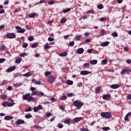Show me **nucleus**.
<instances>
[{"instance_id":"obj_1","label":"nucleus","mask_w":131,"mask_h":131,"mask_svg":"<svg viewBox=\"0 0 131 131\" xmlns=\"http://www.w3.org/2000/svg\"><path fill=\"white\" fill-rule=\"evenodd\" d=\"M23 100L28 101V102H31L32 101H35V99L31 96H30V93H28L23 95Z\"/></svg>"},{"instance_id":"obj_2","label":"nucleus","mask_w":131,"mask_h":131,"mask_svg":"<svg viewBox=\"0 0 131 131\" xmlns=\"http://www.w3.org/2000/svg\"><path fill=\"white\" fill-rule=\"evenodd\" d=\"M73 105L77 107L78 109H80L83 106V102H80L78 100H76L73 102Z\"/></svg>"},{"instance_id":"obj_3","label":"nucleus","mask_w":131,"mask_h":131,"mask_svg":"<svg viewBox=\"0 0 131 131\" xmlns=\"http://www.w3.org/2000/svg\"><path fill=\"white\" fill-rule=\"evenodd\" d=\"M100 116L102 117V118L109 119V118H111V113L110 112H102L100 114Z\"/></svg>"},{"instance_id":"obj_4","label":"nucleus","mask_w":131,"mask_h":131,"mask_svg":"<svg viewBox=\"0 0 131 131\" xmlns=\"http://www.w3.org/2000/svg\"><path fill=\"white\" fill-rule=\"evenodd\" d=\"M6 37L7 38L12 39L16 37V34H15L14 33H8L6 34Z\"/></svg>"},{"instance_id":"obj_5","label":"nucleus","mask_w":131,"mask_h":131,"mask_svg":"<svg viewBox=\"0 0 131 131\" xmlns=\"http://www.w3.org/2000/svg\"><path fill=\"white\" fill-rule=\"evenodd\" d=\"M55 80H56V78H55V76L52 75L49 76L48 81L49 82V83H54Z\"/></svg>"},{"instance_id":"obj_6","label":"nucleus","mask_w":131,"mask_h":131,"mask_svg":"<svg viewBox=\"0 0 131 131\" xmlns=\"http://www.w3.org/2000/svg\"><path fill=\"white\" fill-rule=\"evenodd\" d=\"M15 29L17 30V33H24L25 31V29H22V28L19 26H16Z\"/></svg>"},{"instance_id":"obj_7","label":"nucleus","mask_w":131,"mask_h":131,"mask_svg":"<svg viewBox=\"0 0 131 131\" xmlns=\"http://www.w3.org/2000/svg\"><path fill=\"white\" fill-rule=\"evenodd\" d=\"M42 109V106L41 105H38V106L34 107V112H37L38 110H41Z\"/></svg>"},{"instance_id":"obj_8","label":"nucleus","mask_w":131,"mask_h":131,"mask_svg":"<svg viewBox=\"0 0 131 131\" xmlns=\"http://www.w3.org/2000/svg\"><path fill=\"white\" fill-rule=\"evenodd\" d=\"M82 119H83V118L82 117H77V118H75L74 119V122L75 123H77V122H78L79 121H81V120H82Z\"/></svg>"},{"instance_id":"obj_9","label":"nucleus","mask_w":131,"mask_h":131,"mask_svg":"<svg viewBox=\"0 0 131 131\" xmlns=\"http://www.w3.org/2000/svg\"><path fill=\"white\" fill-rule=\"evenodd\" d=\"M16 69V67L13 66L12 67L9 68L7 70L6 72H12V71H14Z\"/></svg>"},{"instance_id":"obj_10","label":"nucleus","mask_w":131,"mask_h":131,"mask_svg":"<svg viewBox=\"0 0 131 131\" xmlns=\"http://www.w3.org/2000/svg\"><path fill=\"white\" fill-rule=\"evenodd\" d=\"M111 97V95L110 94L103 95L102 96V99H103V100H108V99H109Z\"/></svg>"},{"instance_id":"obj_11","label":"nucleus","mask_w":131,"mask_h":131,"mask_svg":"<svg viewBox=\"0 0 131 131\" xmlns=\"http://www.w3.org/2000/svg\"><path fill=\"white\" fill-rule=\"evenodd\" d=\"M16 123L17 125H19V124H23L24 123H25V121L23 120H18Z\"/></svg>"},{"instance_id":"obj_12","label":"nucleus","mask_w":131,"mask_h":131,"mask_svg":"<svg viewBox=\"0 0 131 131\" xmlns=\"http://www.w3.org/2000/svg\"><path fill=\"white\" fill-rule=\"evenodd\" d=\"M84 52L83 48H79L77 50V54H82Z\"/></svg>"},{"instance_id":"obj_13","label":"nucleus","mask_w":131,"mask_h":131,"mask_svg":"<svg viewBox=\"0 0 131 131\" xmlns=\"http://www.w3.org/2000/svg\"><path fill=\"white\" fill-rule=\"evenodd\" d=\"M90 73H91L88 71H82L80 72L81 75H88V74H90Z\"/></svg>"},{"instance_id":"obj_14","label":"nucleus","mask_w":131,"mask_h":131,"mask_svg":"<svg viewBox=\"0 0 131 131\" xmlns=\"http://www.w3.org/2000/svg\"><path fill=\"white\" fill-rule=\"evenodd\" d=\"M119 85L117 84H114L111 85V89H118L119 88Z\"/></svg>"},{"instance_id":"obj_15","label":"nucleus","mask_w":131,"mask_h":131,"mask_svg":"<svg viewBox=\"0 0 131 131\" xmlns=\"http://www.w3.org/2000/svg\"><path fill=\"white\" fill-rule=\"evenodd\" d=\"M70 121H71V119L70 118H67L65 119L63 121L64 123L68 124L70 123Z\"/></svg>"},{"instance_id":"obj_16","label":"nucleus","mask_w":131,"mask_h":131,"mask_svg":"<svg viewBox=\"0 0 131 131\" xmlns=\"http://www.w3.org/2000/svg\"><path fill=\"white\" fill-rule=\"evenodd\" d=\"M100 92H101V86H98L95 89V93L96 94H100Z\"/></svg>"},{"instance_id":"obj_17","label":"nucleus","mask_w":131,"mask_h":131,"mask_svg":"<svg viewBox=\"0 0 131 131\" xmlns=\"http://www.w3.org/2000/svg\"><path fill=\"white\" fill-rule=\"evenodd\" d=\"M110 43V42L109 41H106V42H104L103 43H102L100 46L101 47H107V46H108Z\"/></svg>"},{"instance_id":"obj_18","label":"nucleus","mask_w":131,"mask_h":131,"mask_svg":"<svg viewBox=\"0 0 131 131\" xmlns=\"http://www.w3.org/2000/svg\"><path fill=\"white\" fill-rule=\"evenodd\" d=\"M5 120H11V119H13V116H7L4 118Z\"/></svg>"},{"instance_id":"obj_19","label":"nucleus","mask_w":131,"mask_h":131,"mask_svg":"<svg viewBox=\"0 0 131 131\" xmlns=\"http://www.w3.org/2000/svg\"><path fill=\"white\" fill-rule=\"evenodd\" d=\"M35 16H37V14L35 13H32L29 15V18H34Z\"/></svg>"},{"instance_id":"obj_20","label":"nucleus","mask_w":131,"mask_h":131,"mask_svg":"<svg viewBox=\"0 0 131 131\" xmlns=\"http://www.w3.org/2000/svg\"><path fill=\"white\" fill-rule=\"evenodd\" d=\"M98 63V60H93L90 61V64L96 65Z\"/></svg>"},{"instance_id":"obj_21","label":"nucleus","mask_w":131,"mask_h":131,"mask_svg":"<svg viewBox=\"0 0 131 131\" xmlns=\"http://www.w3.org/2000/svg\"><path fill=\"white\" fill-rule=\"evenodd\" d=\"M67 83L69 85H72V84H73V81L70 80H68L67 81Z\"/></svg>"},{"instance_id":"obj_22","label":"nucleus","mask_w":131,"mask_h":131,"mask_svg":"<svg viewBox=\"0 0 131 131\" xmlns=\"http://www.w3.org/2000/svg\"><path fill=\"white\" fill-rule=\"evenodd\" d=\"M59 56L60 57H66V56H67V52H64L61 53L59 54Z\"/></svg>"},{"instance_id":"obj_23","label":"nucleus","mask_w":131,"mask_h":131,"mask_svg":"<svg viewBox=\"0 0 131 131\" xmlns=\"http://www.w3.org/2000/svg\"><path fill=\"white\" fill-rule=\"evenodd\" d=\"M71 11V8H67L66 10H63L62 13L66 14V13H68V12H70Z\"/></svg>"},{"instance_id":"obj_24","label":"nucleus","mask_w":131,"mask_h":131,"mask_svg":"<svg viewBox=\"0 0 131 131\" xmlns=\"http://www.w3.org/2000/svg\"><path fill=\"white\" fill-rule=\"evenodd\" d=\"M81 35H77L75 36V38L76 39V40H80V39H81Z\"/></svg>"},{"instance_id":"obj_25","label":"nucleus","mask_w":131,"mask_h":131,"mask_svg":"<svg viewBox=\"0 0 131 131\" xmlns=\"http://www.w3.org/2000/svg\"><path fill=\"white\" fill-rule=\"evenodd\" d=\"M37 46H38V44L37 43V42H35L34 43H32V45L31 46V47L32 48H36V47H37Z\"/></svg>"},{"instance_id":"obj_26","label":"nucleus","mask_w":131,"mask_h":131,"mask_svg":"<svg viewBox=\"0 0 131 131\" xmlns=\"http://www.w3.org/2000/svg\"><path fill=\"white\" fill-rule=\"evenodd\" d=\"M38 92L37 91H34L32 92L31 96H38Z\"/></svg>"},{"instance_id":"obj_27","label":"nucleus","mask_w":131,"mask_h":131,"mask_svg":"<svg viewBox=\"0 0 131 131\" xmlns=\"http://www.w3.org/2000/svg\"><path fill=\"white\" fill-rule=\"evenodd\" d=\"M15 105V103L13 102H8L7 103V106L8 107H11V106H14Z\"/></svg>"},{"instance_id":"obj_28","label":"nucleus","mask_w":131,"mask_h":131,"mask_svg":"<svg viewBox=\"0 0 131 131\" xmlns=\"http://www.w3.org/2000/svg\"><path fill=\"white\" fill-rule=\"evenodd\" d=\"M31 75V73L30 72H28L25 74H24V76H25V77H29V76H30Z\"/></svg>"},{"instance_id":"obj_29","label":"nucleus","mask_w":131,"mask_h":131,"mask_svg":"<svg viewBox=\"0 0 131 131\" xmlns=\"http://www.w3.org/2000/svg\"><path fill=\"white\" fill-rule=\"evenodd\" d=\"M112 36H114V37H117L118 36V34L116 32H114L112 34Z\"/></svg>"},{"instance_id":"obj_30","label":"nucleus","mask_w":131,"mask_h":131,"mask_svg":"<svg viewBox=\"0 0 131 131\" xmlns=\"http://www.w3.org/2000/svg\"><path fill=\"white\" fill-rule=\"evenodd\" d=\"M43 96H45V93L42 92H40L38 93V97H43Z\"/></svg>"},{"instance_id":"obj_31","label":"nucleus","mask_w":131,"mask_h":131,"mask_svg":"<svg viewBox=\"0 0 131 131\" xmlns=\"http://www.w3.org/2000/svg\"><path fill=\"white\" fill-rule=\"evenodd\" d=\"M103 130L104 131H108V130H110V127H103L102 128Z\"/></svg>"},{"instance_id":"obj_32","label":"nucleus","mask_w":131,"mask_h":131,"mask_svg":"<svg viewBox=\"0 0 131 131\" xmlns=\"http://www.w3.org/2000/svg\"><path fill=\"white\" fill-rule=\"evenodd\" d=\"M7 83H8V81L6 80H4L1 83V85H5V84H6Z\"/></svg>"},{"instance_id":"obj_33","label":"nucleus","mask_w":131,"mask_h":131,"mask_svg":"<svg viewBox=\"0 0 131 131\" xmlns=\"http://www.w3.org/2000/svg\"><path fill=\"white\" fill-rule=\"evenodd\" d=\"M50 47H51V46H49V43H46L45 44V45L44 46L45 49H50Z\"/></svg>"},{"instance_id":"obj_34","label":"nucleus","mask_w":131,"mask_h":131,"mask_svg":"<svg viewBox=\"0 0 131 131\" xmlns=\"http://www.w3.org/2000/svg\"><path fill=\"white\" fill-rule=\"evenodd\" d=\"M22 47H23V48H24L25 49H26V48H27V47H28V43H24L22 45Z\"/></svg>"},{"instance_id":"obj_35","label":"nucleus","mask_w":131,"mask_h":131,"mask_svg":"<svg viewBox=\"0 0 131 131\" xmlns=\"http://www.w3.org/2000/svg\"><path fill=\"white\" fill-rule=\"evenodd\" d=\"M32 116L31 115L29 114H27L25 116V118H27V119H29V118H31Z\"/></svg>"},{"instance_id":"obj_36","label":"nucleus","mask_w":131,"mask_h":131,"mask_svg":"<svg viewBox=\"0 0 131 131\" xmlns=\"http://www.w3.org/2000/svg\"><path fill=\"white\" fill-rule=\"evenodd\" d=\"M97 8L98 9H99V10H102V9L104 8V6H103V5L100 4L97 6Z\"/></svg>"},{"instance_id":"obj_37","label":"nucleus","mask_w":131,"mask_h":131,"mask_svg":"<svg viewBox=\"0 0 131 131\" xmlns=\"http://www.w3.org/2000/svg\"><path fill=\"white\" fill-rule=\"evenodd\" d=\"M34 38H33V37H32V36H30L28 38V40H29V41H32L33 40H34Z\"/></svg>"},{"instance_id":"obj_38","label":"nucleus","mask_w":131,"mask_h":131,"mask_svg":"<svg viewBox=\"0 0 131 131\" xmlns=\"http://www.w3.org/2000/svg\"><path fill=\"white\" fill-rule=\"evenodd\" d=\"M15 63H17V64H20V63H21V59L17 58V59H16Z\"/></svg>"},{"instance_id":"obj_39","label":"nucleus","mask_w":131,"mask_h":131,"mask_svg":"<svg viewBox=\"0 0 131 131\" xmlns=\"http://www.w3.org/2000/svg\"><path fill=\"white\" fill-rule=\"evenodd\" d=\"M5 49L6 46H5V45H3L0 47V50H1V51H5Z\"/></svg>"},{"instance_id":"obj_40","label":"nucleus","mask_w":131,"mask_h":131,"mask_svg":"<svg viewBox=\"0 0 131 131\" xmlns=\"http://www.w3.org/2000/svg\"><path fill=\"white\" fill-rule=\"evenodd\" d=\"M45 76L48 77V76H49V75H51V72L47 71L45 73Z\"/></svg>"},{"instance_id":"obj_41","label":"nucleus","mask_w":131,"mask_h":131,"mask_svg":"<svg viewBox=\"0 0 131 131\" xmlns=\"http://www.w3.org/2000/svg\"><path fill=\"white\" fill-rule=\"evenodd\" d=\"M107 62H108V60L107 59H103L102 60L101 63H102V64H107Z\"/></svg>"},{"instance_id":"obj_42","label":"nucleus","mask_w":131,"mask_h":131,"mask_svg":"<svg viewBox=\"0 0 131 131\" xmlns=\"http://www.w3.org/2000/svg\"><path fill=\"white\" fill-rule=\"evenodd\" d=\"M65 22H66V18H62L60 20V23H65Z\"/></svg>"},{"instance_id":"obj_43","label":"nucleus","mask_w":131,"mask_h":131,"mask_svg":"<svg viewBox=\"0 0 131 131\" xmlns=\"http://www.w3.org/2000/svg\"><path fill=\"white\" fill-rule=\"evenodd\" d=\"M59 109H60V110H65V106H64L63 105H61L59 106Z\"/></svg>"},{"instance_id":"obj_44","label":"nucleus","mask_w":131,"mask_h":131,"mask_svg":"<svg viewBox=\"0 0 131 131\" xmlns=\"http://www.w3.org/2000/svg\"><path fill=\"white\" fill-rule=\"evenodd\" d=\"M64 126L63 125V124H61V123H59L58 124V128H62V127H63Z\"/></svg>"},{"instance_id":"obj_45","label":"nucleus","mask_w":131,"mask_h":131,"mask_svg":"<svg viewBox=\"0 0 131 131\" xmlns=\"http://www.w3.org/2000/svg\"><path fill=\"white\" fill-rule=\"evenodd\" d=\"M70 47H73L74 46V41H71L69 42Z\"/></svg>"},{"instance_id":"obj_46","label":"nucleus","mask_w":131,"mask_h":131,"mask_svg":"<svg viewBox=\"0 0 131 131\" xmlns=\"http://www.w3.org/2000/svg\"><path fill=\"white\" fill-rule=\"evenodd\" d=\"M51 113H47L46 114V117H51Z\"/></svg>"},{"instance_id":"obj_47","label":"nucleus","mask_w":131,"mask_h":131,"mask_svg":"<svg viewBox=\"0 0 131 131\" xmlns=\"http://www.w3.org/2000/svg\"><path fill=\"white\" fill-rule=\"evenodd\" d=\"M126 99L127 100H131V94H128L126 96Z\"/></svg>"},{"instance_id":"obj_48","label":"nucleus","mask_w":131,"mask_h":131,"mask_svg":"<svg viewBox=\"0 0 131 131\" xmlns=\"http://www.w3.org/2000/svg\"><path fill=\"white\" fill-rule=\"evenodd\" d=\"M74 95V93H71L67 94L68 97H73Z\"/></svg>"},{"instance_id":"obj_49","label":"nucleus","mask_w":131,"mask_h":131,"mask_svg":"<svg viewBox=\"0 0 131 131\" xmlns=\"http://www.w3.org/2000/svg\"><path fill=\"white\" fill-rule=\"evenodd\" d=\"M107 20V19L106 18V17H102L100 18V21H101L102 22H104V21H106Z\"/></svg>"},{"instance_id":"obj_50","label":"nucleus","mask_w":131,"mask_h":131,"mask_svg":"<svg viewBox=\"0 0 131 131\" xmlns=\"http://www.w3.org/2000/svg\"><path fill=\"white\" fill-rule=\"evenodd\" d=\"M125 72H127L126 69L123 70L121 73L122 75H123Z\"/></svg>"},{"instance_id":"obj_51","label":"nucleus","mask_w":131,"mask_h":131,"mask_svg":"<svg viewBox=\"0 0 131 131\" xmlns=\"http://www.w3.org/2000/svg\"><path fill=\"white\" fill-rule=\"evenodd\" d=\"M81 131H90L89 130V129L86 128H82L80 129Z\"/></svg>"},{"instance_id":"obj_52","label":"nucleus","mask_w":131,"mask_h":131,"mask_svg":"<svg viewBox=\"0 0 131 131\" xmlns=\"http://www.w3.org/2000/svg\"><path fill=\"white\" fill-rule=\"evenodd\" d=\"M94 11L93 10H89L86 12V14H93Z\"/></svg>"},{"instance_id":"obj_53","label":"nucleus","mask_w":131,"mask_h":131,"mask_svg":"<svg viewBox=\"0 0 131 131\" xmlns=\"http://www.w3.org/2000/svg\"><path fill=\"white\" fill-rule=\"evenodd\" d=\"M100 34L103 36L104 35V34H105V30H102L101 31H100Z\"/></svg>"},{"instance_id":"obj_54","label":"nucleus","mask_w":131,"mask_h":131,"mask_svg":"<svg viewBox=\"0 0 131 131\" xmlns=\"http://www.w3.org/2000/svg\"><path fill=\"white\" fill-rule=\"evenodd\" d=\"M61 100H66L67 99V96L64 95L60 98Z\"/></svg>"},{"instance_id":"obj_55","label":"nucleus","mask_w":131,"mask_h":131,"mask_svg":"<svg viewBox=\"0 0 131 131\" xmlns=\"http://www.w3.org/2000/svg\"><path fill=\"white\" fill-rule=\"evenodd\" d=\"M30 111H31V107H30L25 110V112H29Z\"/></svg>"},{"instance_id":"obj_56","label":"nucleus","mask_w":131,"mask_h":131,"mask_svg":"<svg viewBox=\"0 0 131 131\" xmlns=\"http://www.w3.org/2000/svg\"><path fill=\"white\" fill-rule=\"evenodd\" d=\"M48 4L49 5H54V4H55V1H51L50 2H48Z\"/></svg>"},{"instance_id":"obj_57","label":"nucleus","mask_w":131,"mask_h":131,"mask_svg":"<svg viewBox=\"0 0 131 131\" xmlns=\"http://www.w3.org/2000/svg\"><path fill=\"white\" fill-rule=\"evenodd\" d=\"M26 28H27L28 30H31V27H30L29 25L26 26Z\"/></svg>"},{"instance_id":"obj_58","label":"nucleus","mask_w":131,"mask_h":131,"mask_svg":"<svg viewBox=\"0 0 131 131\" xmlns=\"http://www.w3.org/2000/svg\"><path fill=\"white\" fill-rule=\"evenodd\" d=\"M64 39H68L69 38V35H67L63 36Z\"/></svg>"},{"instance_id":"obj_59","label":"nucleus","mask_w":131,"mask_h":131,"mask_svg":"<svg viewBox=\"0 0 131 131\" xmlns=\"http://www.w3.org/2000/svg\"><path fill=\"white\" fill-rule=\"evenodd\" d=\"M5 61H6V59L5 58L0 59V63H4Z\"/></svg>"},{"instance_id":"obj_60","label":"nucleus","mask_w":131,"mask_h":131,"mask_svg":"<svg viewBox=\"0 0 131 131\" xmlns=\"http://www.w3.org/2000/svg\"><path fill=\"white\" fill-rule=\"evenodd\" d=\"M4 28H5V25L0 26V31H1V30H3V29H4Z\"/></svg>"},{"instance_id":"obj_61","label":"nucleus","mask_w":131,"mask_h":131,"mask_svg":"<svg viewBox=\"0 0 131 131\" xmlns=\"http://www.w3.org/2000/svg\"><path fill=\"white\" fill-rule=\"evenodd\" d=\"M124 120L125 121H127L128 120V116H127V115H126L124 118Z\"/></svg>"},{"instance_id":"obj_62","label":"nucleus","mask_w":131,"mask_h":131,"mask_svg":"<svg viewBox=\"0 0 131 131\" xmlns=\"http://www.w3.org/2000/svg\"><path fill=\"white\" fill-rule=\"evenodd\" d=\"M49 41H54V38L49 37L48 38Z\"/></svg>"},{"instance_id":"obj_63","label":"nucleus","mask_w":131,"mask_h":131,"mask_svg":"<svg viewBox=\"0 0 131 131\" xmlns=\"http://www.w3.org/2000/svg\"><path fill=\"white\" fill-rule=\"evenodd\" d=\"M27 54H26V53H21V54H20V57H24V56H27Z\"/></svg>"},{"instance_id":"obj_64","label":"nucleus","mask_w":131,"mask_h":131,"mask_svg":"<svg viewBox=\"0 0 131 131\" xmlns=\"http://www.w3.org/2000/svg\"><path fill=\"white\" fill-rule=\"evenodd\" d=\"M126 70L127 72H128V73H129V72H131V69L129 68H127V69H126Z\"/></svg>"}]
</instances>
